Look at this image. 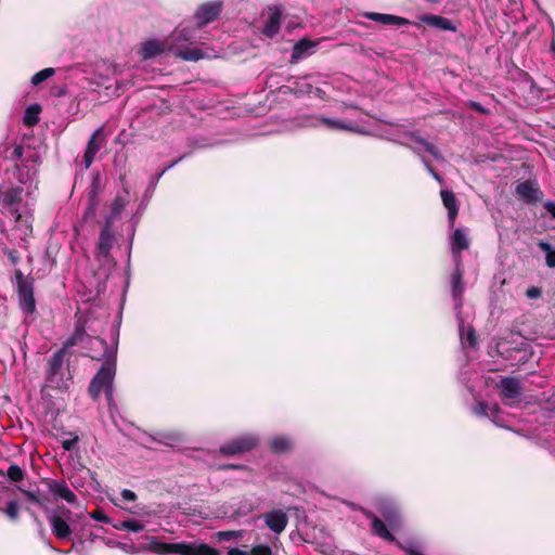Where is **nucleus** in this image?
Segmentation results:
<instances>
[{
    "label": "nucleus",
    "mask_w": 555,
    "mask_h": 555,
    "mask_svg": "<svg viewBox=\"0 0 555 555\" xmlns=\"http://www.w3.org/2000/svg\"><path fill=\"white\" fill-rule=\"evenodd\" d=\"M103 349L100 356H91L92 359L102 360L103 364L98 373L91 379L88 386V392L93 400H98L102 391L108 401L113 399V382L116 375V353L117 347L109 350L106 340L96 338Z\"/></svg>",
    "instance_id": "nucleus-1"
},
{
    "label": "nucleus",
    "mask_w": 555,
    "mask_h": 555,
    "mask_svg": "<svg viewBox=\"0 0 555 555\" xmlns=\"http://www.w3.org/2000/svg\"><path fill=\"white\" fill-rule=\"evenodd\" d=\"M103 349L100 356H91L92 359L102 360L103 364L98 373L91 379L88 386V392L93 400H98L102 391L108 401L113 399V382L116 375V353L117 347L109 350L106 340L96 338Z\"/></svg>",
    "instance_id": "nucleus-2"
},
{
    "label": "nucleus",
    "mask_w": 555,
    "mask_h": 555,
    "mask_svg": "<svg viewBox=\"0 0 555 555\" xmlns=\"http://www.w3.org/2000/svg\"><path fill=\"white\" fill-rule=\"evenodd\" d=\"M149 551L157 555H221V553L206 543H167L153 538L149 543Z\"/></svg>",
    "instance_id": "nucleus-3"
},
{
    "label": "nucleus",
    "mask_w": 555,
    "mask_h": 555,
    "mask_svg": "<svg viewBox=\"0 0 555 555\" xmlns=\"http://www.w3.org/2000/svg\"><path fill=\"white\" fill-rule=\"evenodd\" d=\"M70 354L59 349L52 353L44 366V386L51 389L63 390L68 388V379L64 378L65 363L69 364Z\"/></svg>",
    "instance_id": "nucleus-4"
},
{
    "label": "nucleus",
    "mask_w": 555,
    "mask_h": 555,
    "mask_svg": "<svg viewBox=\"0 0 555 555\" xmlns=\"http://www.w3.org/2000/svg\"><path fill=\"white\" fill-rule=\"evenodd\" d=\"M14 279L17 307L23 314L30 317L37 311L35 279L31 275H25L20 269L14 271Z\"/></svg>",
    "instance_id": "nucleus-5"
},
{
    "label": "nucleus",
    "mask_w": 555,
    "mask_h": 555,
    "mask_svg": "<svg viewBox=\"0 0 555 555\" xmlns=\"http://www.w3.org/2000/svg\"><path fill=\"white\" fill-rule=\"evenodd\" d=\"M360 511L367 519L371 520V532L373 535L389 542L395 543L400 550L404 551L406 555H422L418 546L414 545L412 542L402 543L397 540L395 534L388 530L385 522L378 518L376 514H374L371 509L359 506L357 508Z\"/></svg>",
    "instance_id": "nucleus-6"
},
{
    "label": "nucleus",
    "mask_w": 555,
    "mask_h": 555,
    "mask_svg": "<svg viewBox=\"0 0 555 555\" xmlns=\"http://www.w3.org/2000/svg\"><path fill=\"white\" fill-rule=\"evenodd\" d=\"M376 508L380 515L378 518L385 522L391 533L402 529L403 515L398 504L389 499H379L376 502Z\"/></svg>",
    "instance_id": "nucleus-7"
},
{
    "label": "nucleus",
    "mask_w": 555,
    "mask_h": 555,
    "mask_svg": "<svg viewBox=\"0 0 555 555\" xmlns=\"http://www.w3.org/2000/svg\"><path fill=\"white\" fill-rule=\"evenodd\" d=\"M258 444V439L251 435L236 437L219 448V452L224 456H233L251 451Z\"/></svg>",
    "instance_id": "nucleus-8"
},
{
    "label": "nucleus",
    "mask_w": 555,
    "mask_h": 555,
    "mask_svg": "<svg viewBox=\"0 0 555 555\" xmlns=\"http://www.w3.org/2000/svg\"><path fill=\"white\" fill-rule=\"evenodd\" d=\"M496 387L500 389V397L505 404L512 405L520 400L522 386L519 378L504 376Z\"/></svg>",
    "instance_id": "nucleus-9"
},
{
    "label": "nucleus",
    "mask_w": 555,
    "mask_h": 555,
    "mask_svg": "<svg viewBox=\"0 0 555 555\" xmlns=\"http://www.w3.org/2000/svg\"><path fill=\"white\" fill-rule=\"evenodd\" d=\"M60 514H53L49 517L52 533L60 540H68L72 535V529L68 519L72 512L66 507L59 508Z\"/></svg>",
    "instance_id": "nucleus-10"
},
{
    "label": "nucleus",
    "mask_w": 555,
    "mask_h": 555,
    "mask_svg": "<svg viewBox=\"0 0 555 555\" xmlns=\"http://www.w3.org/2000/svg\"><path fill=\"white\" fill-rule=\"evenodd\" d=\"M454 263L455 268L451 275V292L453 299L456 301V308H461L463 305V294L465 291V283L463 280L464 267L462 259H457V261Z\"/></svg>",
    "instance_id": "nucleus-11"
},
{
    "label": "nucleus",
    "mask_w": 555,
    "mask_h": 555,
    "mask_svg": "<svg viewBox=\"0 0 555 555\" xmlns=\"http://www.w3.org/2000/svg\"><path fill=\"white\" fill-rule=\"evenodd\" d=\"M114 240L115 237L113 233L112 220H105V223L100 232L96 247V257L99 259L109 257Z\"/></svg>",
    "instance_id": "nucleus-12"
},
{
    "label": "nucleus",
    "mask_w": 555,
    "mask_h": 555,
    "mask_svg": "<svg viewBox=\"0 0 555 555\" xmlns=\"http://www.w3.org/2000/svg\"><path fill=\"white\" fill-rule=\"evenodd\" d=\"M222 2L203 3L195 13L197 26L203 27L215 21L221 13Z\"/></svg>",
    "instance_id": "nucleus-13"
},
{
    "label": "nucleus",
    "mask_w": 555,
    "mask_h": 555,
    "mask_svg": "<svg viewBox=\"0 0 555 555\" xmlns=\"http://www.w3.org/2000/svg\"><path fill=\"white\" fill-rule=\"evenodd\" d=\"M470 247V241L464 229H455L450 236V248L454 262L457 259H462L461 254L463 250H467Z\"/></svg>",
    "instance_id": "nucleus-14"
},
{
    "label": "nucleus",
    "mask_w": 555,
    "mask_h": 555,
    "mask_svg": "<svg viewBox=\"0 0 555 555\" xmlns=\"http://www.w3.org/2000/svg\"><path fill=\"white\" fill-rule=\"evenodd\" d=\"M268 13L269 17L261 28V34L272 39L281 29L282 10L279 7H269Z\"/></svg>",
    "instance_id": "nucleus-15"
},
{
    "label": "nucleus",
    "mask_w": 555,
    "mask_h": 555,
    "mask_svg": "<svg viewBox=\"0 0 555 555\" xmlns=\"http://www.w3.org/2000/svg\"><path fill=\"white\" fill-rule=\"evenodd\" d=\"M516 193L529 204L541 202L543 198V193L540 188L537 185V183L530 180L519 183L516 186Z\"/></svg>",
    "instance_id": "nucleus-16"
},
{
    "label": "nucleus",
    "mask_w": 555,
    "mask_h": 555,
    "mask_svg": "<svg viewBox=\"0 0 555 555\" xmlns=\"http://www.w3.org/2000/svg\"><path fill=\"white\" fill-rule=\"evenodd\" d=\"M440 196L443 206L448 210V223L449 228L453 229L455 224V220L459 216V205L457 199L455 197V194L452 191L449 190H441Z\"/></svg>",
    "instance_id": "nucleus-17"
},
{
    "label": "nucleus",
    "mask_w": 555,
    "mask_h": 555,
    "mask_svg": "<svg viewBox=\"0 0 555 555\" xmlns=\"http://www.w3.org/2000/svg\"><path fill=\"white\" fill-rule=\"evenodd\" d=\"M46 483L50 492L67 503L75 504L77 502V495L68 488L64 480L47 479Z\"/></svg>",
    "instance_id": "nucleus-18"
},
{
    "label": "nucleus",
    "mask_w": 555,
    "mask_h": 555,
    "mask_svg": "<svg viewBox=\"0 0 555 555\" xmlns=\"http://www.w3.org/2000/svg\"><path fill=\"white\" fill-rule=\"evenodd\" d=\"M102 128L96 129L88 141L87 149L83 154V163L88 168L94 160L96 153L102 146Z\"/></svg>",
    "instance_id": "nucleus-19"
},
{
    "label": "nucleus",
    "mask_w": 555,
    "mask_h": 555,
    "mask_svg": "<svg viewBox=\"0 0 555 555\" xmlns=\"http://www.w3.org/2000/svg\"><path fill=\"white\" fill-rule=\"evenodd\" d=\"M420 21L427 26L444 30V31H453L455 33L457 30L456 26L452 23L451 20L435 15V14H423L420 16Z\"/></svg>",
    "instance_id": "nucleus-20"
},
{
    "label": "nucleus",
    "mask_w": 555,
    "mask_h": 555,
    "mask_svg": "<svg viewBox=\"0 0 555 555\" xmlns=\"http://www.w3.org/2000/svg\"><path fill=\"white\" fill-rule=\"evenodd\" d=\"M266 525L275 533H281L287 526V515L281 511H272L264 515Z\"/></svg>",
    "instance_id": "nucleus-21"
},
{
    "label": "nucleus",
    "mask_w": 555,
    "mask_h": 555,
    "mask_svg": "<svg viewBox=\"0 0 555 555\" xmlns=\"http://www.w3.org/2000/svg\"><path fill=\"white\" fill-rule=\"evenodd\" d=\"M363 15L364 17L383 25L402 26L410 24L409 20L392 14L366 12Z\"/></svg>",
    "instance_id": "nucleus-22"
},
{
    "label": "nucleus",
    "mask_w": 555,
    "mask_h": 555,
    "mask_svg": "<svg viewBox=\"0 0 555 555\" xmlns=\"http://www.w3.org/2000/svg\"><path fill=\"white\" fill-rule=\"evenodd\" d=\"M85 337H88L91 341H93V339L86 334L85 324L77 323L74 333L63 343L60 349L68 353L70 348L82 344ZM96 338L98 337L94 338V341H96Z\"/></svg>",
    "instance_id": "nucleus-23"
},
{
    "label": "nucleus",
    "mask_w": 555,
    "mask_h": 555,
    "mask_svg": "<svg viewBox=\"0 0 555 555\" xmlns=\"http://www.w3.org/2000/svg\"><path fill=\"white\" fill-rule=\"evenodd\" d=\"M317 46V42L309 40L307 38L300 39L293 47L291 62L296 63L299 60L306 57L311 53L312 48Z\"/></svg>",
    "instance_id": "nucleus-24"
},
{
    "label": "nucleus",
    "mask_w": 555,
    "mask_h": 555,
    "mask_svg": "<svg viewBox=\"0 0 555 555\" xmlns=\"http://www.w3.org/2000/svg\"><path fill=\"white\" fill-rule=\"evenodd\" d=\"M164 44L157 40H147L142 43L140 54L142 59L149 60L164 52Z\"/></svg>",
    "instance_id": "nucleus-25"
},
{
    "label": "nucleus",
    "mask_w": 555,
    "mask_h": 555,
    "mask_svg": "<svg viewBox=\"0 0 555 555\" xmlns=\"http://www.w3.org/2000/svg\"><path fill=\"white\" fill-rule=\"evenodd\" d=\"M23 201V189L13 186L7 190L2 195V204L8 208L17 206Z\"/></svg>",
    "instance_id": "nucleus-26"
},
{
    "label": "nucleus",
    "mask_w": 555,
    "mask_h": 555,
    "mask_svg": "<svg viewBox=\"0 0 555 555\" xmlns=\"http://www.w3.org/2000/svg\"><path fill=\"white\" fill-rule=\"evenodd\" d=\"M269 447L272 452L281 454L287 453L293 449V443L287 437H274L269 441Z\"/></svg>",
    "instance_id": "nucleus-27"
},
{
    "label": "nucleus",
    "mask_w": 555,
    "mask_h": 555,
    "mask_svg": "<svg viewBox=\"0 0 555 555\" xmlns=\"http://www.w3.org/2000/svg\"><path fill=\"white\" fill-rule=\"evenodd\" d=\"M41 112V106L39 104L29 105L23 118V124L26 127H34L39 122V114Z\"/></svg>",
    "instance_id": "nucleus-28"
},
{
    "label": "nucleus",
    "mask_w": 555,
    "mask_h": 555,
    "mask_svg": "<svg viewBox=\"0 0 555 555\" xmlns=\"http://www.w3.org/2000/svg\"><path fill=\"white\" fill-rule=\"evenodd\" d=\"M127 204H128V201L126 197L116 196L112 204V207H111V214H109V216L106 217L105 220H112V224H113L114 220L119 218L121 211L125 209Z\"/></svg>",
    "instance_id": "nucleus-29"
},
{
    "label": "nucleus",
    "mask_w": 555,
    "mask_h": 555,
    "mask_svg": "<svg viewBox=\"0 0 555 555\" xmlns=\"http://www.w3.org/2000/svg\"><path fill=\"white\" fill-rule=\"evenodd\" d=\"M538 247L545 253V262L548 268H555V248L544 241L538 243Z\"/></svg>",
    "instance_id": "nucleus-30"
},
{
    "label": "nucleus",
    "mask_w": 555,
    "mask_h": 555,
    "mask_svg": "<svg viewBox=\"0 0 555 555\" xmlns=\"http://www.w3.org/2000/svg\"><path fill=\"white\" fill-rule=\"evenodd\" d=\"M461 340L464 346L475 347L477 345L476 331L472 325L461 333Z\"/></svg>",
    "instance_id": "nucleus-31"
},
{
    "label": "nucleus",
    "mask_w": 555,
    "mask_h": 555,
    "mask_svg": "<svg viewBox=\"0 0 555 555\" xmlns=\"http://www.w3.org/2000/svg\"><path fill=\"white\" fill-rule=\"evenodd\" d=\"M17 489H18V491H21L26 496V499L29 502H31L34 504H37L39 506H43L44 505L46 499H43V498H41L39 495V489H37V490H26V489H24L21 486H18Z\"/></svg>",
    "instance_id": "nucleus-32"
},
{
    "label": "nucleus",
    "mask_w": 555,
    "mask_h": 555,
    "mask_svg": "<svg viewBox=\"0 0 555 555\" xmlns=\"http://www.w3.org/2000/svg\"><path fill=\"white\" fill-rule=\"evenodd\" d=\"M8 478L13 482H20L24 479L25 472L17 464H11L7 470Z\"/></svg>",
    "instance_id": "nucleus-33"
},
{
    "label": "nucleus",
    "mask_w": 555,
    "mask_h": 555,
    "mask_svg": "<svg viewBox=\"0 0 555 555\" xmlns=\"http://www.w3.org/2000/svg\"><path fill=\"white\" fill-rule=\"evenodd\" d=\"M54 73H55V70L52 67L43 68V69L39 70L38 73H36L31 77V83L34 86H38L41 82H43L44 80H47L48 78L52 77L54 75Z\"/></svg>",
    "instance_id": "nucleus-34"
},
{
    "label": "nucleus",
    "mask_w": 555,
    "mask_h": 555,
    "mask_svg": "<svg viewBox=\"0 0 555 555\" xmlns=\"http://www.w3.org/2000/svg\"><path fill=\"white\" fill-rule=\"evenodd\" d=\"M2 512L13 521H16L20 516V506L17 501L12 500L8 503L7 507Z\"/></svg>",
    "instance_id": "nucleus-35"
},
{
    "label": "nucleus",
    "mask_w": 555,
    "mask_h": 555,
    "mask_svg": "<svg viewBox=\"0 0 555 555\" xmlns=\"http://www.w3.org/2000/svg\"><path fill=\"white\" fill-rule=\"evenodd\" d=\"M179 55L185 61H198L203 57V52L199 49H186L181 51Z\"/></svg>",
    "instance_id": "nucleus-36"
},
{
    "label": "nucleus",
    "mask_w": 555,
    "mask_h": 555,
    "mask_svg": "<svg viewBox=\"0 0 555 555\" xmlns=\"http://www.w3.org/2000/svg\"><path fill=\"white\" fill-rule=\"evenodd\" d=\"M322 122H323V125L327 126L330 129H334V130H351L352 129L349 125L345 124L341 120L323 118Z\"/></svg>",
    "instance_id": "nucleus-37"
},
{
    "label": "nucleus",
    "mask_w": 555,
    "mask_h": 555,
    "mask_svg": "<svg viewBox=\"0 0 555 555\" xmlns=\"http://www.w3.org/2000/svg\"><path fill=\"white\" fill-rule=\"evenodd\" d=\"M249 555H272V548L267 544H259L251 547Z\"/></svg>",
    "instance_id": "nucleus-38"
},
{
    "label": "nucleus",
    "mask_w": 555,
    "mask_h": 555,
    "mask_svg": "<svg viewBox=\"0 0 555 555\" xmlns=\"http://www.w3.org/2000/svg\"><path fill=\"white\" fill-rule=\"evenodd\" d=\"M68 435L70 438L62 441V448L65 451H72L79 441V437L76 434L69 433Z\"/></svg>",
    "instance_id": "nucleus-39"
},
{
    "label": "nucleus",
    "mask_w": 555,
    "mask_h": 555,
    "mask_svg": "<svg viewBox=\"0 0 555 555\" xmlns=\"http://www.w3.org/2000/svg\"><path fill=\"white\" fill-rule=\"evenodd\" d=\"M474 414L477 416L487 417L489 416V405L483 401H478L473 410Z\"/></svg>",
    "instance_id": "nucleus-40"
},
{
    "label": "nucleus",
    "mask_w": 555,
    "mask_h": 555,
    "mask_svg": "<svg viewBox=\"0 0 555 555\" xmlns=\"http://www.w3.org/2000/svg\"><path fill=\"white\" fill-rule=\"evenodd\" d=\"M415 141H416L417 143H420L421 145H423V146L425 147V150H426L429 154H431V155H433V156H435V157H437V156H438V150H437V147H436L433 143H430V142L426 141V140H425V139H423V138H417V139H415Z\"/></svg>",
    "instance_id": "nucleus-41"
},
{
    "label": "nucleus",
    "mask_w": 555,
    "mask_h": 555,
    "mask_svg": "<svg viewBox=\"0 0 555 555\" xmlns=\"http://www.w3.org/2000/svg\"><path fill=\"white\" fill-rule=\"evenodd\" d=\"M124 527L132 532H140L144 529V526L139 520H127L124 522Z\"/></svg>",
    "instance_id": "nucleus-42"
},
{
    "label": "nucleus",
    "mask_w": 555,
    "mask_h": 555,
    "mask_svg": "<svg viewBox=\"0 0 555 555\" xmlns=\"http://www.w3.org/2000/svg\"><path fill=\"white\" fill-rule=\"evenodd\" d=\"M90 516L94 519V520H98V521H101V522H104V524H109L111 522V519L101 509V508H96L94 509Z\"/></svg>",
    "instance_id": "nucleus-43"
},
{
    "label": "nucleus",
    "mask_w": 555,
    "mask_h": 555,
    "mask_svg": "<svg viewBox=\"0 0 555 555\" xmlns=\"http://www.w3.org/2000/svg\"><path fill=\"white\" fill-rule=\"evenodd\" d=\"M3 254L8 257L12 264H16L21 260V255L16 249L5 248Z\"/></svg>",
    "instance_id": "nucleus-44"
},
{
    "label": "nucleus",
    "mask_w": 555,
    "mask_h": 555,
    "mask_svg": "<svg viewBox=\"0 0 555 555\" xmlns=\"http://www.w3.org/2000/svg\"><path fill=\"white\" fill-rule=\"evenodd\" d=\"M23 155H24V146L20 144L14 147V150L10 156V159H12V160L22 159Z\"/></svg>",
    "instance_id": "nucleus-45"
},
{
    "label": "nucleus",
    "mask_w": 555,
    "mask_h": 555,
    "mask_svg": "<svg viewBox=\"0 0 555 555\" xmlns=\"http://www.w3.org/2000/svg\"><path fill=\"white\" fill-rule=\"evenodd\" d=\"M120 494L121 498L127 502H134L137 500V494L129 489H124Z\"/></svg>",
    "instance_id": "nucleus-46"
},
{
    "label": "nucleus",
    "mask_w": 555,
    "mask_h": 555,
    "mask_svg": "<svg viewBox=\"0 0 555 555\" xmlns=\"http://www.w3.org/2000/svg\"><path fill=\"white\" fill-rule=\"evenodd\" d=\"M238 534L236 531H220L218 532V537L222 541H229L231 539L236 538Z\"/></svg>",
    "instance_id": "nucleus-47"
},
{
    "label": "nucleus",
    "mask_w": 555,
    "mask_h": 555,
    "mask_svg": "<svg viewBox=\"0 0 555 555\" xmlns=\"http://www.w3.org/2000/svg\"><path fill=\"white\" fill-rule=\"evenodd\" d=\"M542 292H541V288L539 287H529L526 292V295L529 297V298H539L541 296Z\"/></svg>",
    "instance_id": "nucleus-48"
},
{
    "label": "nucleus",
    "mask_w": 555,
    "mask_h": 555,
    "mask_svg": "<svg viewBox=\"0 0 555 555\" xmlns=\"http://www.w3.org/2000/svg\"><path fill=\"white\" fill-rule=\"evenodd\" d=\"M470 108L475 112L481 113V114H488L489 111L485 108L480 103L478 102H470Z\"/></svg>",
    "instance_id": "nucleus-49"
},
{
    "label": "nucleus",
    "mask_w": 555,
    "mask_h": 555,
    "mask_svg": "<svg viewBox=\"0 0 555 555\" xmlns=\"http://www.w3.org/2000/svg\"><path fill=\"white\" fill-rule=\"evenodd\" d=\"M544 208L546 209V211L552 216V218L555 219V203L554 202H545L543 204Z\"/></svg>",
    "instance_id": "nucleus-50"
},
{
    "label": "nucleus",
    "mask_w": 555,
    "mask_h": 555,
    "mask_svg": "<svg viewBox=\"0 0 555 555\" xmlns=\"http://www.w3.org/2000/svg\"><path fill=\"white\" fill-rule=\"evenodd\" d=\"M245 466L242 464H224L219 466V469L227 470V469H244Z\"/></svg>",
    "instance_id": "nucleus-51"
},
{
    "label": "nucleus",
    "mask_w": 555,
    "mask_h": 555,
    "mask_svg": "<svg viewBox=\"0 0 555 555\" xmlns=\"http://www.w3.org/2000/svg\"><path fill=\"white\" fill-rule=\"evenodd\" d=\"M9 212L15 219V222H20V220L22 219V215L16 206H14L13 208H9Z\"/></svg>",
    "instance_id": "nucleus-52"
},
{
    "label": "nucleus",
    "mask_w": 555,
    "mask_h": 555,
    "mask_svg": "<svg viewBox=\"0 0 555 555\" xmlns=\"http://www.w3.org/2000/svg\"><path fill=\"white\" fill-rule=\"evenodd\" d=\"M500 412V408L498 404H493L492 406H489V416L488 417H496V415Z\"/></svg>",
    "instance_id": "nucleus-53"
},
{
    "label": "nucleus",
    "mask_w": 555,
    "mask_h": 555,
    "mask_svg": "<svg viewBox=\"0 0 555 555\" xmlns=\"http://www.w3.org/2000/svg\"><path fill=\"white\" fill-rule=\"evenodd\" d=\"M228 555H249L247 552L240 550L238 547L230 548Z\"/></svg>",
    "instance_id": "nucleus-54"
},
{
    "label": "nucleus",
    "mask_w": 555,
    "mask_h": 555,
    "mask_svg": "<svg viewBox=\"0 0 555 555\" xmlns=\"http://www.w3.org/2000/svg\"><path fill=\"white\" fill-rule=\"evenodd\" d=\"M94 199H95V195H94V192H91V195H90V202H91V206L89 207V210H91L92 212L94 211Z\"/></svg>",
    "instance_id": "nucleus-55"
},
{
    "label": "nucleus",
    "mask_w": 555,
    "mask_h": 555,
    "mask_svg": "<svg viewBox=\"0 0 555 555\" xmlns=\"http://www.w3.org/2000/svg\"><path fill=\"white\" fill-rule=\"evenodd\" d=\"M65 94V89L63 88H57L55 91H54V95L56 96H62Z\"/></svg>",
    "instance_id": "nucleus-56"
},
{
    "label": "nucleus",
    "mask_w": 555,
    "mask_h": 555,
    "mask_svg": "<svg viewBox=\"0 0 555 555\" xmlns=\"http://www.w3.org/2000/svg\"><path fill=\"white\" fill-rule=\"evenodd\" d=\"M38 158L39 156L37 154H31L28 159L37 162Z\"/></svg>",
    "instance_id": "nucleus-57"
},
{
    "label": "nucleus",
    "mask_w": 555,
    "mask_h": 555,
    "mask_svg": "<svg viewBox=\"0 0 555 555\" xmlns=\"http://www.w3.org/2000/svg\"><path fill=\"white\" fill-rule=\"evenodd\" d=\"M551 50H552V52L555 53V42L554 41L552 42Z\"/></svg>",
    "instance_id": "nucleus-58"
},
{
    "label": "nucleus",
    "mask_w": 555,
    "mask_h": 555,
    "mask_svg": "<svg viewBox=\"0 0 555 555\" xmlns=\"http://www.w3.org/2000/svg\"><path fill=\"white\" fill-rule=\"evenodd\" d=\"M177 163H178V160H173V163H172L170 166H168V168H171V167H172L173 165H176Z\"/></svg>",
    "instance_id": "nucleus-59"
}]
</instances>
